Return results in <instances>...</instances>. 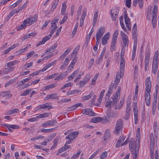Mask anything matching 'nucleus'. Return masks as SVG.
Here are the masks:
<instances>
[{"label":"nucleus","mask_w":159,"mask_h":159,"mask_svg":"<svg viewBox=\"0 0 159 159\" xmlns=\"http://www.w3.org/2000/svg\"><path fill=\"white\" fill-rule=\"evenodd\" d=\"M79 70H77L75 71H74V73H72L69 77V78H70L71 79H73L74 78V77L76 76L78 74L79 72Z\"/></svg>","instance_id":"nucleus-38"},{"label":"nucleus","mask_w":159,"mask_h":159,"mask_svg":"<svg viewBox=\"0 0 159 159\" xmlns=\"http://www.w3.org/2000/svg\"><path fill=\"white\" fill-rule=\"evenodd\" d=\"M4 125L7 128H13L14 129H17L19 128V127L18 125H8L7 124H5Z\"/></svg>","instance_id":"nucleus-32"},{"label":"nucleus","mask_w":159,"mask_h":159,"mask_svg":"<svg viewBox=\"0 0 159 159\" xmlns=\"http://www.w3.org/2000/svg\"><path fill=\"white\" fill-rule=\"evenodd\" d=\"M27 1H26L25 2L22 6L20 8V9L17 10L18 12H20L22 11V10L27 5Z\"/></svg>","instance_id":"nucleus-59"},{"label":"nucleus","mask_w":159,"mask_h":159,"mask_svg":"<svg viewBox=\"0 0 159 159\" xmlns=\"http://www.w3.org/2000/svg\"><path fill=\"white\" fill-rule=\"evenodd\" d=\"M111 15L114 14L116 13H118V10L116 8H115L114 9H112L111 10Z\"/></svg>","instance_id":"nucleus-57"},{"label":"nucleus","mask_w":159,"mask_h":159,"mask_svg":"<svg viewBox=\"0 0 159 159\" xmlns=\"http://www.w3.org/2000/svg\"><path fill=\"white\" fill-rule=\"evenodd\" d=\"M66 75L63 74H61L58 76L54 80H60L64 79Z\"/></svg>","instance_id":"nucleus-50"},{"label":"nucleus","mask_w":159,"mask_h":159,"mask_svg":"<svg viewBox=\"0 0 159 159\" xmlns=\"http://www.w3.org/2000/svg\"><path fill=\"white\" fill-rule=\"evenodd\" d=\"M79 134L78 131L72 132L66 137V139H69L70 140H73L77 137Z\"/></svg>","instance_id":"nucleus-8"},{"label":"nucleus","mask_w":159,"mask_h":159,"mask_svg":"<svg viewBox=\"0 0 159 159\" xmlns=\"http://www.w3.org/2000/svg\"><path fill=\"white\" fill-rule=\"evenodd\" d=\"M31 90L30 89H28L26 91H24L23 93L20 94V96H25L29 94Z\"/></svg>","instance_id":"nucleus-54"},{"label":"nucleus","mask_w":159,"mask_h":159,"mask_svg":"<svg viewBox=\"0 0 159 159\" xmlns=\"http://www.w3.org/2000/svg\"><path fill=\"white\" fill-rule=\"evenodd\" d=\"M154 146L150 145V156H152L153 155L154 152Z\"/></svg>","instance_id":"nucleus-64"},{"label":"nucleus","mask_w":159,"mask_h":159,"mask_svg":"<svg viewBox=\"0 0 159 159\" xmlns=\"http://www.w3.org/2000/svg\"><path fill=\"white\" fill-rule=\"evenodd\" d=\"M106 114L109 118H116L119 115L118 113L116 111H113L111 110H108L106 112Z\"/></svg>","instance_id":"nucleus-9"},{"label":"nucleus","mask_w":159,"mask_h":159,"mask_svg":"<svg viewBox=\"0 0 159 159\" xmlns=\"http://www.w3.org/2000/svg\"><path fill=\"white\" fill-rule=\"evenodd\" d=\"M132 34L133 36V38L134 40V42H136V43H137V38L136 32H132Z\"/></svg>","instance_id":"nucleus-55"},{"label":"nucleus","mask_w":159,"mask_h":159,"mask_svg":"<svg viewBox=\"0 0 159 159\" xmlns=\"http://www.w3.org/2000/svg\"><path fill=\"white\" fill-rule=\"evenodd\" d=\"M83 114L87 115L90 116H94L95 113L90 108H86L83 109L81 112Z\"/></svg>","instance_id":"nucleus-11"},{"label":"nucleus","mask_w":159,"mask_h":159,"mask_svg":"<svg viewBox=\"0 0 159 159\" xmlns=\"http://www.w3.org/2000/svg\"><path fill=\"white\" fill-rule=\"evenodd\" d=\"M121 36L123 43L125 46H128L129 43L127 35L124 33H121Z\"/></svg>","instance_id":"nucleus-12"},{"label":"nucleus","mask_w":159,"mask_h":159,"mask_svg":"<svg viewBox=\"0 0 159 159\" xmlns=\"http://www.w3.org/2000/svg\"><path fill=\"white\" fill-rule=\"evenodd\" d=\"M135 144V142L134 139L131 138L129 143V147L130 148V150L131 152L132 156L134 159H138L137 157L138 152L135 150V147L134 145Z\"/></svg>","instance_id":"nucleus-2"},{"label":"nucleus","mask_w":159,"mask_h":159,"mask_svg":"<svg viewBox=\"0 0 159 159\" xmlns=\"http://www.w3.org/2000/svg\"><path fill=\"white\" fill-rule=\"evenodd\" d=\"M99 150L98 149L94 153L91 155V156L89 158V159H92L93 157H95L99 152Z\"/></svg>","instance_id":"nucleus-63"},{"label":"nucleus","mask_w":159,"mask_h":159,"mask_svg":"<svg viewBox=\"0 0 159 159\" xmlns=\"http://www.w3.org/2000/svg\"><path fill=\"white\" fill-rule=\"evenodd\" d=\"M93 93L92 92L90 93L89 95L84 96L83 97V99L85 100H87L89 99L93 96Z\"/></svg>","instance_id":"nucleus-36"},{"label":"nucleus","mask_w":159,"mask_h":159,"mask_svg":"<svg viewBox=\"0 0 159 159\" xmlns=\"http://www.w3.org/2000/svg\"><path fill=\"white\" fill-rule=\"evenodd\" d=\"M49 116V114L48 113H46L43 114H41L37 116L38 119L40 118H43Z\"/></svg>","instance_id":"nucleus-35"},{"label":"nucleus","mask_w":159,"mask_h":159,"mask_svg":"<svg viewBox=\"0 0 159 159\" xmlns=\"http://www.w3.org/2000/svg\"><path fill=\"white\" fill-rule=\"evenodd\" d=\"M57 86L56 83H54L51 84H49L44 87V90H49V89H51Z\"/></svg>","instance_id":"nucleus-27"},{"label":"nucleus","mask_w":159,"mask_h":159,"mask_svg":"<svg viewBox=\"0 0 159 159\" xmlns=\"http://www.w3.org/2000/svg\"><path fill=\"white\" fill-rule=\"evenodd\" d=\"M107 155V152L105 151L103 152L100 156L101 159H105L106 158Z\"/></svg>","instance_id":"nucleus-49"},{"label":"nucleus","mask_w":159,"mask_h":159,"mask_svg":"<svg viewBox=\"0 0 159 159\" xmlns=\"http://www.w3.org/2000/svg\"><path fill=\"white\" fill-rule=\"evenodd\" d=\"M131 110V106L130 103L127 102V104L126 105V112H130Z\"/></svg>","instance_id":"nucleus-51"},{"label":"nucleus","mask_w":159,"mask_h":159,"mask_svg":"<svg viewBox=\"0 0 159 159\" xmlns=\"http://www.w3.org/2000/svg\"><path fill=\"white\" fill-rule=\"evenodd\" d=\"M56 61H57L55 60L53 62H52L50 63H49L48 64H47L46 66V67H47L48 68L50 67L53 66L54 65V64L56 62Z\"/></svg>","instance_id":"nucleus-61"},{"label":"nucleus","mask_w":159,"mask_h":159,"mask_svg":"<svg viewBox=\"0 0 159 159\" xmlns=\"http://www.w3.org/2000/svg\"><path fill=\"white\" fill-rule=\"evenodd\" d=\"M158 51H156L154 55L152 64V72L154 74L156 73L158 68Z\"/></svg>","instance_id":"nucleus-1"},{"label":"nucleus","mask_w":159,"mask_h":159,"mask_svg":"<svg viewBox=\"0 0 159 159\" xmlns=\"http://www.w3.org/2000/svg\"><path fill=\"white\" fill-rule=\"evenodd\" d=\"M66 5L65 2H64L62 3V7L61 9V13L62 15H64L66 12Z\"/></svg>","instance_id":"nucleus-26"},{"label":"nucleus","mask_w":159,"mask_h":159,"mask_svg":"<svg viewBox=\"0 0 159 159\" xmlns=\"http://www.w3.org/2000/svg\"><path fill=\"white\" fill-rule=\"evenodd\" d=\"M86 16V11L85 10H83L80 20V26L82 27L83 24L85 16Z\"/></svg>","instance_id":"nucleus-16"},{"label":"nucleus","mask_w":159,"mask_h":159,"mask_svg":"<svg viewBox=\"0 0 159 159\" xmlns=\"http://www.w3.org/2000/svg\"><path fill=\"white\" fill-rule=\"evenodd\" d=\"M33 62H31L29 63H26L24 67L25 69H26L27 68H29L31 66H32L33 65Z\"/></svg>","instance_id":"nucleus-52"},{"label":"nucleus","mask_w":159,"mask_h":159,"mask_svg":"<svg viewBox=\"0 0 159 159\" xmlns=\"http://www.w3.org/2000/svg\"><path fill=\"white\" fill-rule=\"evenodd\" d=\"M16 12L18 13L19 12L18 11L16 10V9H14L11 11L9 13V15L7 16V17H8V19L12 17L15 13Z\"/></svg>","instance_id":"nucleus-41"},{"label":"nucleus","mask_w":159,"mask_h":159,"mask_svg":"<svg viewBox=\"0 0 159 159\" xmlns=\"http://www.w3.org/2000/svg\"><path fill=\"white\" fill-rule=\"evenodd\" d=\"M134 123L136 124L137 123L138 117V107L136 104H135L134 107Z\"/></svg>","instance_id":"nucleus-14"},{"label":"nucleus","mask_w":159,"mask_h":159,"mask_svg":"<svg viewBox=\"0 0 159 159\" xmlns=\"http://www.w3.org/2000/svg\"><path fill=\"white\" fill-rule=\"evenodd\" d=\"M110 136V131L109 129L107 130L104 134V137L106 138H109Z\"/></svg>","instance_id":"nucleus-56"},{"label":"nucleus","mask_w":159,"mask_h":159,"mask_svg":"<svg viewBox=\"0 0 159 159\" xmlns=\"http://www.w3.org/2000/svg\"><path fill=\"white\" fill-rule=\"evenodd\" d=\"M54 128L49 129H42L41 131L43 133H49L53 131Z\"/></svg>","instance_id":"nucleus-45"},{"label":"nucleus","mask_w":159,"mask_h":159,"mask_svg":"<svg viewBox=\"0 0 159 159\" xmlns=\"http://www.w3.org/2000/svg\"><path fill=\"white\" fill-rule=\"evenodd\" d=\"M150 145L151 146L155 145V141L154 139V136L153 133H151L150 134Z\"/></svg>","instance_id":"nucleus-29"},{"label":"nucleus","mask_w":159,"mask_h":159,"mask_svg":"<svg viewBox=\"0 0 159 159\" xmlns=\"http://www.w3.org/2000/svg\"><path fill=\"white\" fill-rule=\"evenodd\" d=\"M123 121L121 119H120L117 120L116 126L121 127H122Z\"/></svg>","instance_id":"nucleus-39"},{"label":"nucleus","mask_w":159,"mask_h":159,"mask_svg":"<svg viewBox=\"0 0 159 159\" xmlns=\"http://www.w3.org/2000/svg\"><path fill=\"white\" fill-rule=\"evenodd\" d=\"M3 69L2 71V73L7 74L12 71L14 69V67H7Z\"/></svg>","instance_id":"nucleus-25"},{"label":"nucleus","mask_w":159,"mask_h":159,"mask_svg":"<svg viewBox=\"0 0 159 159\" xmlns=\"http://www.w3.org/2000/svg\"><path fill=\"white\" fill-rule=\"evenodd\" d=\"M83 105L81 103H79L71 107H67V109L68 111H72L76 109L79 106H81Z\"/></svg>","instance_id":"nucleus-23"},{"label":"nucleus","mask_w":159,"mask_h":159,"mask_svg":"<svg viewBox=\"0 0 159 159\" xmlns=\"http://www.w3.org/2000/svg\"><path fill=\"white\" fill-rule=\"evenodd\" d=\"M58 97L57 94L56 93H52L48 95L45 98V100H48L49 99H54L57 98Z\"/></svg>","instance_id":"nucleus-21"},{"label":"nucleus","mask_w":159,"mask_h":159,"mask_svg":"<svg viewBox=\"0 0 159 159\" xmlns=\"http://www.w3.org/2000/svg\"><path fill=\"white\" fill-rule=\"evenodd\" d=\"M59 0H55L51 7V11H53L55 9L57 8V5L58 4Z\"/></svg>","instance_id":"nucleus-28"},{"label":"nucleus","mask_w":159,"mask_h":159,"mask_svg":"<svg viewBox=\"0 0 159 159\" xmlns=\"http://www.w3.org/2000/svg\"><path fill=\"white\" fill-rule=\"evenodd\" d=\"M65 147H66V146H64L63 147H62L61 148H60L59 149L58 152H57V155H58L60 153H61V152L66 150V148Z\"/></svg>","instance_id":"nucleus-48"},{"label":"nucleus","mask_w":159,"mask_h":159,"mask_svg":"<svg viewBox=\"0 0 159 159\" xmlns=\"http://www.w3.org/2000/svg\"><path fill=\"white\" fill-rule=\"evenodd\" d=\"M102 120V118L101 117H96L92 119L91 121L94 123H97L101 121Z\"/></svg>","instance_id":"nucleus-33"},{"label":"nucleus","mask_w":159,"mask_h":159,"mask_svg":"<svg viewBox=\"0 0 159 159\" xmlns=\"http://www.w3.org/2000/svg\"><path fill=\"white\" fill-rule=\"evenodd\" d=\"M47 108H49L48 109H51L52 108V107L50 105V104L48 103H46L43 104H41L38 107V110H40L41 109H46Z\"/></svg>","instance_id":"nucleus-17"},{"label":"nucleus","mask_w":159,"mask_h":159,"mask_svg":"<svg viewBox=\"0 0 159 159\" xmlns=\"http://www.w3.org/2000/svg\"><path fill=\"white\" fill-rule=\"evenodd\" d=\"M110 34L108 33L106 34L103 37L102 39V44L105 45L107 42L108 39L109 38Z\"/></svg>","instance_id":"nucleus-20"},{"label":"nucleus","mask_w":159,"mask_h":159,"mask_svg":"<svg viewBox=\"0 0 159 159\" xmlns=\"http://www.w3.org/2000/svg\"><path fill=\"white\" fill-rule=\"evenodd\" d=\"M73 85V83L70 82H69L66 84L62 87L61 89V90H62L66 88L71 87Z\"/></svg>","instance_id":"nucleus-40"},{"label":"nucleus","mask_w":159,"mask_h":159,"mask_svg":"<svg viewBox=\"0 0 159 159\" xmlns=\"http://www.w3.org/2000/svg\"><path fill=\"white\" fill-rule=\"evenodd\" d=\"M150 92H145V99L146 105L147 106L150 105Z\"/></svg>","instance_id":"nucleus-15"},{"label":"nucleus","mask_w":159,"mask_h":159,"mask_svg":"<svg viewBox=\"0 0 159 159\" xmlns=\"http://www.w3.org/2000/svg\"><path fill=\"white\" fill-rule=\"evenodd\" d=\"M146 92H150L151 89V82L150 80L146 81Z\"/></svg>","instance_id":"nucleus-18"},{"label":"nucleus","mask_w":159,"mask_h":159,"mask_svg":"<svg viewBox=\"0 0 159 159\" xmlns=\"http://www.w3.org/2000/svg\"><path fill=\"white\" fill-rule=\"evenodd\" d=\"M157 7L155 5L153 8V11H152V24L153 28H155L156 26L157 23Z\"/></svg>","instance_id":"nucleus-4"},{"label":"nucleus","mask_w":159,"mask_h":159,"mask_svg":"<svg viewBox=\"0 0 159 159\" xmlns=\"http://www.w3.org/2000/svg\"><path fill=\"white\" fill-rule=\"evenodd\" d=\"M106 48H104L103 49L102 51V52L101 53L100 57L98 58V64H99L101 61V60L102 59L104 55V54Z\"/></svg>","instance_id":"nucleus-30"},{"label":"nucleus","mask_w":159,"mask_h":159,"mask_svg":"<svg viewBox=\"0 0 159 159\" xmlns=\"http://www.w3.org/2000/svg\"><path fill=\"white\" fill-rule=\"evenodd\" d=\"M56 29L57 28H52L50 34L43 38L42 41L39 42L37 44V47L41 45L44 44L47 41L49 40L50 39V37L56 31Z\"/></svg>","instance_id":"nucleus-5"},{"label":"nucleus","mask_w":159,"mask_h":159,"mask_svg":"<svg viewBox=\"0 0 159 159\" xmlns=\"http://www.w3.org/2000/svg\"><path fill=\"white\" fill-rule=\"evenodd\" d=\"M38 17V15L36 14L33 17H32L31 19H30L31 21L30 25L34 23V22L36 21Z\"/></svg>","instance_id":"nucleus-42"},{"label":"nucleus","mask_w":159,"mask_h":159,"mask_svg":"<svg viewBox=\"0 0 159 159\" xmlns=\"http://www.w3.org/2000/svg\"><path fill=\"white\" fill-rule=\"evenodd\" d=\"M105 32V28L103 27H100L98 30L96 34V39H100Z\"/></svg>","instance_id":"nucleus-10"},{"label":"nucleus","mask_w":159,"mask_h":159,"mask_svg":"<svg viewBox=\"0 0 159 159\" xmlns=\"http://www.w3.org/2000/svg\"><path fill=\"white\" fill-rule=\"evenodd\" d=\"M57 45L55 43L52 45L45 52V54H48L49 53H51L53 52L55 49L57 48Z\"/></svg>","instance_id":"nucleus-19"},{"label":"nucleus","mask_w":159,"mask_h":159,"mask_svg":"<svg viewBox=\"0 0 159 159\" xmlns=\"http://www.w3.org/2000/svg\"><path fill=\"white\" fill-rule=\"evenodd\" d=\"M17 61H15L9 62L7 64L6 66H5V67H12L11 66L16 63Z\"/></svg>","instance_id":"nucleus-37"},{"label":"nucleus","mask_w":159,"mask_h":159,"mask_svg":"<svg viewBox=\"0 0 159 159\" xmlns=\"http://www.w3.org/2000/svg\"><path fill=\"white\" fill-rule=\"evenodd\" d=\"M30 18H28L27 19L25 20L23 22V24H29V25H30Z\"/></svg>","instance_id":"nucleus-60"},{"label":"nucleus","mask_w":159,"mask_h":159,"mask_svg":"<svg viewBox=\"0 0 159 159\" xmlns=\"http://www.w3.org/2000/svg\"><path fill=\"white\" fill-rule=\"evenodd\" d=\"M38 120V116H37L36 117H33L30 118H29L28 119V121L29 122H34L35 121H36Z\"/></svg>","instance_id":"nucleus-58"},{"label":"nucleus","mask_w":159,"mask_h":159,"mask_svg":"<svg viewBox=\"0 0 159 159\" xmlns=\"http://www.w3.org/2000/svg\"><path fill=\"white\" fill-rule=\"evenodd\" d=\"M115 85L114 83H111L110 84L105 97V99H109L110 96L113 92L114 87Z\"/></svg>","instance_id":"nucleus-6"},{"label":"nucleus","mask_w":159,"mask_h":159,"mask_svg":"<svg viewBox=\"0 0 159 159\" xmlns=\"http://www.w3.org/2000/svg\"><path fill=\"white\" fill-rule=\"evenodd\" d=\"M81 152V151L80 150L79 151V152L75 154H74L71 157V159H75L76 158L78 157L80 154Z\"/></svg>","instance_id":"nucleus-53"},{"label":"nucleus","mask_w":159,"mask_h":159,"mask_svg":"<svg viewBox=\"0 0 159 159\" xmlns=\"http://www.w3.org/2000/svg\"><path fill=\"white\" fill-rule=\"evenodd\" d=\"M71 100V99L70 98H64L60 100V102H61V103H63L64 102H67L70 101Z\"/></svg>","instance_id":"nucleus-62"},{"label":"nucleus","mask_w":159,"mask_h":159,"mask_svg":"<svg viewBox=\"0 0 159 159\" xmlns=\"http://www.w3.org/2000/svg\"><path fill=\"white\" fill-rule=\"evenodd\" d=\"M79 46L78 45L76 47L74 51L71 54L72 56H76L77 55V52L79 50Z\"/></svg>","instance_id":"nucleus-43"},{"label":"nucleus","mask_w":159,"mask_h":159,"mask_svg":"<svg viewBox=\"0 0 159 159\" xmlns=\"http://www.w3.org/2000/svg\"><path fill=\"white\" fill-rule=\"evenodd\" d=\"M48 121L49 126L54 125L57 123V121L56 120H49Z\"/></svg>","instance_id":"nucleus-44"},{"label":"nucleus","mask_w":159,"mask_h":159,"mask_svg":"<svg viewBox=\"0 0 159 159\" xmlns=\"http://www.w3.org/2000/svg\"><path fill=\"white\" fill-rule=\"evenodd\" d=\"M65 147H66V146H64L63 147H62L61 148H60L59 149L58 152H57V155H58L60 153H61V152L66 150V148Z\"/></svg>","instance_id":"nucleus-47"},{"label":"nucleus","mask_w":159,"mask_h":159,"mask_svg":"<svg viewBox=\"0 0 159 159\" xmlns=\"http://www.w3.org/2000/svg\"><path fill=\"white\" fill-rule=\"evenodd\" d=\"M121 87L120 86L118 87L117 92L115 94H114L112 96V101H110L111 107L113 106L116 105L117 102L118 98L120 95Z\"/></svg>","instance_id":"nucleus-3"},{"label":"nucleus","mask_w":159,"mask_h":159,"mask_svg":"<svg viewBox=\"0 0 159 159\" xmlns=\"http://www.w3.org/2000/svg\"><path fill=\"white\" fill-rule=\"evenodd\" d=\"M150 51L148 50L145 54V70L146 71L148 69V65L149 63Z\"/></svg>","instance_id":"nucleus-7"},{"label":"nucleus","mask_w":159,"mask_h":159,"mask_svg":"<svg viewBox=\"0 0 159 159\" xmlns=\"http://www.w3.org/2000/svg\"><path fill=\"white\" fill-rule=\"evenodd\" d=\"M18 111V110L17 109H14L12 110H10L6 113V115H12L14 113L17 112V111Z\"/></svg>","instance_id":"nucleus-31"},{"label":"nucleus","mask_w":159,"mask_h":159,"mask_svg":"<svg viewBox=\"0 0 159 159\" xmlns=\"http://www.w3.org/2000/svg\"><path fill=\"white\" fill-rule=\"evenodd\" d=\"M125 61L124 59L121 60L120 61V71H124L125 66Z\"/></svg>","instance_id":"nucleus-22"},{"label":"nucleus","mask_w":159,"mask_h":159,"mask_svg":"<svg viewBox=\"0 0 159 159\" xmlns=\"http://www.w3.org/2000/svg\"><path fill=\"white\" fill-rule=\"evenodd\" d=\"M118 30H116L113 34L112 40H116L117 39V36L118 35Z\"/></svg>","instance_id":"nucleus-46"},{"label":"nucleus","mask_w":159,"mask_h":159,"mask_svg":"<svg viewBox=\"0 0 159 159\" xmlns=\"http://www.w3.org/2000/svg\"><path fill=\"white\" fill-rule=\"evenodd\" d=\"M124 71H120L117 72L116 75V80H120L122 78L124 75Z\"/></svg>","instance_id":"nucleus-24"},{"label":"nucleus","mask_w":159,"mask_h":159,"mask_svg":"<svg viewBox=\"0 0 159 159\" xmlns=\"http://www.w3.org/2000/svg\"><path fill=\"white\" fill-rule=\"evenodd\" d=\"M77 80H76L75 82H77V84H79L80 86H83L87 82V80H83L82 81L80 80H79L78 81H77Z\"/></svg>","instance_id":"nucleus-34"},{"label":"nucleus","mask_w":159,"mask_h":159,"mask_svg":"<svg viewBox=\"0 0 159 159\" xmlns=\"http://www.w3.org/2000/svg\"><path fill=\"white\" fill-rule=\"evenodd\" d=\"M0 96L2 97H6V98H10L12 95L9 91H2L0 93Z\"/></svg>","instance_id":"nucleus-13"}]
</instances>
